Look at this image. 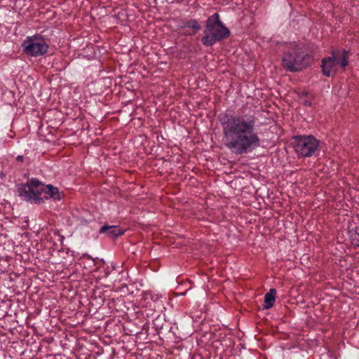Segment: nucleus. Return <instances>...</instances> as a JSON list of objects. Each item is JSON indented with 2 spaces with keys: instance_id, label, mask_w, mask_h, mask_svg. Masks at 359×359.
<instances>
[{
  "instance_id": "nucleus-3",
  "label": "nucleus",
  "mask_w": 359,
  "mask_h": 359,
  "mask_svg": "<svg viewBox=\"0 0 359 359\" xmlns=\"http://www.w3.org/2000/svg\"><path fill=\"white\" fill-rule=\"evenodd\" d=\"M312 60L303 43H292L283 53L282 65L287 71L297 72L309 67Z\"/></svg>"
},
{
  "instance_id": "nucleus-12",
  "label": "nucleus",
  "mask_w": 359,
  "mask_h": 359,
  "mask_svg": "<svg viewBox=\"0 0 359 359\" xmlns=\"http://www.w3.org/2000/svg\"><path fill=\"white\" fill-rule=\"evenodd\" d=\"M303 104H304V105L307 106V107H310L311 105V101L307 100H304L303 102Z\"/></svg>"
},
{
  "instance_id": "nucleus-2",
  "label": "nucleus",
  "mask_w": 359,
  "mask_h": 359,
  "mask_svg": "<svg viewBox=\"0 0 359 359\" xmlns=\"http://www.w3.org/2000/svg\"><path fill=\"white\" fill-rule=\"evenodd\" d=\"M17 192L18 196L24 200L38 204L43 203V198L41 196L42 193L46 194V198H51L54 200L61 198L57 187L51 184L45 185L36 178H32L27 183L18 184Z\"/></svg>"
},
{
  "instance_id": "nucleus-6",
  "label": "nucleus",
  "mask_w": 359,
  "mask_h": 359,
  "mask_svg": "<svg viewBox=\"0 0 359 359\" xmlns=\"http://www.w3.org/2000/svg\"><path fill=\"white\" fill-rule=\"evenodd\" d=\"M23 52L32 57L43 55L48 52L49 46L40 34L27 36L22 43Z\"/></svg>"
},
{
  "instance_id": "nucleus-8",
  "label": "nucleus",
  "mask_w": 359,
  "mask_h": 359,
  "mask_svg": "<svg viewBox=\"0 0 359 359\" xmlns=\"http://www.w3.org/2000/svg\"><path fill=\"white\" fill-rule=\"evenodd\" d=\"M201 29V26L195 19L181 20L177 25V29L186 36H193Z\"/></svg>"
},
{
  "instance_id": "nucleus-1",
  "label": "nucleus",
  "mask_w": 359,
  "mask_h": 359,
  "mask_svg": "<svg viewBox=\"0 0 359 359\" xmlns=\"http://www.w3.org/2000/svg\"><path fill=\"white\" fill-rule=\"evenodd\" d=\"M218 120L222 126L223 144L232 153L241 155L260 147L254 114L224 112L219 114Z\"/></svg>"
},
{
  "instance_id": "nucleus-7",
  "label": "nucleus",
  "mask_w": 359,
  "mask_h": 359,
  "mask_svg": "<svg viewBox=\"0 0 359 359\" xmlns=\"http://www.w3.org/2000/svg\"><path fill=\"white\" fill-rule=\"evenodd\" d=\"M348 51L344 50L342 52V57L341 60L338 59L334 54L327 58H323L322 60L321 65L323 74L329 77L337 73L339 65L344 69L348 63Z\"/></svg>"
},
{
  "instance_id": "nucleus-4",
  "label": "nucleus",
  "mask_w": 359,
  "mask_h": 359,
  "mask_svg": "<svg viewBox=\"0 0 359 359\" xmlns=\"http://www.w3.org/2000/svg\"><path fill=\"white\" fill-rule=\"evenodd\" d=\"M203 33L201 42L205 46H212L230 34L229 29L223 25L217 13L208 18Z\"/></svg>"
},
{
  "instance_id": "nucleus-11",
  "label": "nucleus",
  "mask_w": 359,
  "mask_h": 359,
  "mask_svg": "<svg viewBox=\"0 0 359 359\" xmlns=\"http://www.w3.org/2000/svg\"><path fill=\"white\" fill-rule=\"evenodd\" d=\"M351 244L355 247L359 248V238H358V232L351 236Z\"/></svg>"
},
{
  "instance_id": "nucleus-10",
  "label": "nucleus",
  "mask_w": 359,
  "mask_h": 359,
  "mask_svg": "<svg viewBox=\"0 0 359 359\" xmlns=\"http://www.w3.org/2000/svg\"><path fill=\"white\" fill-rule=\"evenodd\" d=\"M276 290L271 288L269 292L264 295V309H269L271 308L276 300Z\"/></svg>"
},
{
  "instance_id": "nucleus-13",
  "label": "nucleus",
  "mask_w": 359,
  "mask_h": 359,
  "mask_svg": "<svg viewBox=\"0 0 359 359\" xmlns=\"http://www.w3.org/2000/svg\"><path fill=\"white\" fill-rule=\"evenodd\" d=\"M16 159H17L18 161L22 162L24 158H23L22 156L19 155V156H17Z\"/></svg>"
},
{
  "instance_id": "nucleus-9",
  "label": "nucleus",
  "mask_w": 359,
  "mask_h": 359,
  "mask_svg": "<svg viewBox=\"0 0 359 359\" xmlns=\"http://www.w3.org/2000/svg\"><path fill=\"white\" fill-rule=\"evenodd\" d=\"M100 233H104L110 238H116L124 233V231L118 226L104 225L99 231Z\"/></svg>"
},
{
  "instance_id": "nucleus-5",
  "label": "nucleus",
  "mask_w": 359,
  "mask_h": 359,
  "mask_svg": "<svg viewBox=\"0 0 359 359\" xmlns=\"http://www.w3.org/2000/svg\"><path fill=\"white\" fill-rule=\"evenodd\" d=\"M291 144L299 158H306L320 151V141L311 135H295L292 138Z\"/></svg>"
}]
</instances>
